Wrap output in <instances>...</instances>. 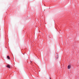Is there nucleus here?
<instances>
[{
    "mask_svg": "<svg viewBox=\"0 0 79 79\" xmlns=\"http://www.w3.org/2000/svg\"><path fill=\"white\" fill-rule=\"evenodd\" d=\"M7 58L8 59H9V60H10V57L9 56H7Z\"/></svg>",
    "mask_w": 79,
    "mask_h": 79,
    "instance_id": "nucleus-3",
    "label": "nucleus"
},
{
    "mask_svg": "<svg viewBox=\"0 0 79 79\" xmlns=\"http://www.w3.org/2000/svg\"><path fill=\"white\" fill-rule=\"evenodd\" d=\"M50 79H51V78H50Z\"/></svg>",
    "mask_w": 79,
    "mask_h": 79,
    "instance_id": "nucleus-4",
    "label": "nucleus"
},
{
    "mask_svg": "<svg viewBox=\"0 0 79 79\" xmlns=\"http://www.w3.org/2000/svg\"><path fill=\"white\" fill-rule=\"evenodd\" d=\"M7 68H10V66L9 65H7Z\"/></svg>",
    "mask_w": 79,
    "mask_h": 79,
    "instance_id": "nucleus-1",
    "label": "nucleus"
},
{
    "mask_svg": "<svg viewBox=\"0 0 79 79\" xmlns=\"http://www.w3.org/2000/svg\"><path fill=\"white\" fill-rule=\"evenodd\" d=\"M68 69H70V68H71V66L69 65L68 66Z\"/></svg>",
    "mask_w": 79,
    "mask_h": 79,
    "instance_id": "nucleus-2",
    "label": "nucleus"
}]
</instances>
